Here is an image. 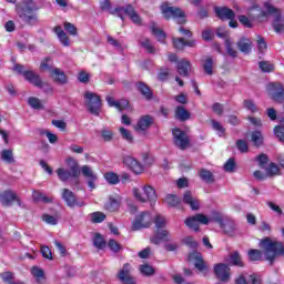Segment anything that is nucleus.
Listing matches in <instances>:
<instances>
[{"instance_id":"nucleus-1","label":"nucleus","mask_w":284,"mask_h":284,"mask_svg":"<svg viewBox=\"0 0 284 284\" xmlns=\"http://www.w3.org/2000/svg\"><path fill=\"white\" fill-rule=\"evenodd\" d=\"M260 247H262L265 261H268L270 265H274V261L278 256L284 257V244L281 241H274L272 237L266 236L260 241Z\"/></svg>"},{"instance_id":"nucleus-2","label":"nucleus","mask_w":284,"mask_h":284,"mask_svg":"<svg viewBox=\"0 0 284 284\" xmlns=\"http://www.w3.org/2000/svg\"><path fill=\"white\" fill-rule=\"evenodd\" d=\"M14 70L18 74H21L28 83L33 85L34 88H39L40 90H44V92L52 94V88L50 87V83L43 81L41 79V74L32 71V70H26V67L23 64H16Z\"/></svg>"},{"instance_id":"nucleus-3","label":"nucleus","mask_w":284,"mask_h":284,"mask_svg":"<svg viewBox=\"0 0 284 284\" xmlns=\"http://www.w3.org/2000/svg\"><path fill=\"white\" fill-rule=\"evenodd\" d=\"M160 10L165 21H171V19H173L179 26L187 23L185 11L179 7H170V3L165 2L160 7Z\"/></svg>"},{"instance_id":"nucleus-4","label":"nucleus","mask_w":284,"mask_h":284,"mask_svg":"<svg viewBox=\"0 0 284 284\" xmlns=\"http://www.w3.org/2000/svg\"><path fill=\"white\" fill-rule=\"evenodd\" d=\"M26 7H21L19 4L16 6V10L20 19L27 23V26H37V21H39V16L34 13V10H39L37 7H29L28 2H23Z\"/></svg>"},{"instance_id":"nucleus-5","label":"nucleus","mask_w":284,"mask_h":284,"mask_svg":"<svg viewBox=\"0 0 284 284\" xmlns=\"http://www.w3.org/2000/svg\"><path fill=\"white\" fill-rule=\"evenodd\" d=\"M264 8L267 10V14H274L273 28L277 34L284 32V18L281 17V10L272 6L270 2L264 3Z\"/></svg>"},{"instance_id":"nucleus-6","label":"nucleus","mask_w":284,"mask_h":284,"mask_svg":"<svg viewBox=\"0 0 284 284\" xmlns=\"http://www.w3.org/2000/svg\"><path fill=\"white\" fill-rule=\"evenodd\" d=\"M154 220L152 219V214L150 212L144 211L135 216V220L132 223L131 230L132 232H139V230H145L152 226Z\"/></svg>"},{"instance_id":"nucleus-7","label":"nucleus","mask_w":284,"mask_h":284,"mask_svg":"<svg viewBox=\"0 0 284 284\" xmlns=\"http://www.w3.org/2000/svg\"><path fill=\"white\" fill-rule=\"evenodd\" d=\"M201 225H210V217L203 213H197L193 216L186 217L184 221V225L189 227V230H193V232H200Z\"/></svg>"},{"instance_id":"nucleus-8","label":"nucleus","mask_w":284,"mask_h":284,"mask_svg":"<svg viewBox=\"0 0 284 284\" xmlns=\"http://www.w3.org/2000/svg\"><path fill=\"white\" fill-rule=\"evenodd\" d=\"M172 136H173V143L175 148H179V150L185 151L187 148H190V135L180 128H173L172 129Z\"/></svg>"},{"instance_id":"nucleus-9","label":"nucleus","mask_w":284,"mask_h":284,"mask_svg":"<svg viewBox=\"0 0 284 284\" xmlns=\"http://www.w3.org/2000/svg\"><path fill=\"white\" fill-rule=\"evenodd\" d=\"M143 192L146 197L141 194V190L133 189V194H134L135 199L138 201H140V203H148V201H150V203H156L158 196H156V191L154 190V187H152L151 185H144Z\"/></svg>"},{"instance_id":"nucleus-10","label":"nucleus","mask_w":284,"mask_h":284,"mask_svg":"<svg viewBox=\"0 0 284 284\" xmlns=\"http://www.w3.org/2000/svg\"><path fill=\"white\" fill-rule=\"evenodd\" d=\"M84 99L88 101V110L94 116H99L101 112V97L97 93L85 92Z\"/></svg>"},{"instance_id":"nucleus-11","label":"nucleus","mask_w":284,"mask_h":284,"mask_svg":"<svg viewBox=\"0 0 284 284\" xmlns=\"http://www.w3.org/2000/svg\"><path fill=\"white\" fill-rule=\"evenodd\" d=\"M213 273L217 281H221L222 283H229L232 276V268H230V265L225 263H217L213 267Z\"/></svg>"},{"instance_id":"nucleus-12","label":"nucleus","mask_w":284,"mask_h":284,"mask_svg":"<svg viewBox=\"0 0 284 284\" xmlns=\"http://www.w3.org/2000/svg\"><path fill=\"white\" fill-rule=\"evenodd\" d=\"M189 261H194V267L199 270L204 276H207L210 274V267L205 263V260H203V255L199 252H192L187 256Z\"/></svg>"},{"instance_id":"nucleus-13","label":"nucleus","mask_w":284,"mask_h":284,"mask_svg":"<svg viewBox=\"0 0 284 284\" xmlns=\"http://www.w3.org/2000/svg\"><path fill=\"white\" fill-rule=\"evenodd\" d=\"M61 196L67 207L74 209V207H83L85 205V202L77 200V194L70 191V189H63Z\"/></svg>"},{"instance_id":"nucleus-14","label":"nucleus","mask_w":284,"mask_h":284,"mask_svg":"<svg viewBox=\"0 0 284 284\" xmlns=\"http://www.w3.org/2000/svg\"><path fill=\"white\" fill-rule=\"evenodd\" d=\"M116 276L122 284H136V277L132 276V265L130 263L123 264Z\"/></svg>"},{"instance_id":"nucleus-15","label":"nucleus","mask_w":284,"mask_h":284,"mask_svg":"<svg viewBox=\"0 0 284 284\" xmlns=\"http://www.w3.org/2000/svg\"><path fill=\"white\" fill-rule=\"evenodd\" d=\"M267 90L275 103H284V87L281 82L268 83Z\"/></svg>"},{"instance_id":"nucleus-16","label":"nucleus","mask_w":284,"mask_h":284,"mask_svg":"<svg viewBox=\"0 0 284 284\" xmlns=\"http://www.w3.org/2000/svg\"><path fill=\"white\" fill-rule=\"evenodd\" d=\"M14 202L21 205V199H19L17 192L9 189L0 193V203H2L3 207H10Z\"/></svg>"},{"instance_id":"nucleus-17","label":"nucleus","mask_w":284,"mask_h":284,"mask_svg":"<svg viewBox=\"0 0 284 284\" xmlns=\"http://www.w3.org/2000/svg\"><path fill=\"white\" fill-rule=\"evenodd\" d=\"M151 243L153 245H160L161 243L164 242H170L172 241V235H170V232L164 229H155L153 236L150 239Z\"/></svg>"},{"instance_id":"nucleus-18","label":"nucleus","mask_w":284,"mask_h":284,"mask_svg":"<svg viewBox=\"0 0 284 284\" xmlns=\"http://www.w3.org/2000/svg\"><path fill=\"white\" fill-rule=\"evenodd\" d=\"M214 13L220 21H229V19H236V12L229 7H214Z\"/></svg>"},{"instance_id":"nucleus-19","label":"nucleus","mask_w":284,"mask_h":284,"mask_svg":"<svg viewBox=\"0 0 284 284\" xmlns=\"http://www.w3.org/2000/svg\"><path fill=\"white\" fill-rule=\"evenodd\" d=\"M154 124V116L150 114L142 115L134 126L135 132H146Z\"/></svg>"},{"instance_id":"nucleus-20","label":"nucleus","mask_w":284,"mask_h":284,"mask_svg":"<svg viewBox=\"0 0 284 284\" xmlns=\"http://www.w3.org/2000/svg\"><path fill=\"white\" fill-rule=\"evenodd\" d=\"M123 163L129 168L134 174H143V164L139 160L134 159L132 155H126L123 158Z\"/></svg>"},{"instance_id":"nucleus-21","label":"nucleus","mask_w":284,"mask_h":284,"mask_svg":"<svg viewBox=\"0 0 284 284\" xmlns=\"http://www.w3.org/2000/svg\"><path fill=\"white\" fill-rule=\"evenodd\" d=\"M135 88L138 92L142 94L143 99H145V101H152V99H154V92L152 91V88H150V85H148L145 82H136Z\"/></svg>"},{"instance_id":"nucleus-22","label":"nucleus","mask_w":284,"mask_h":284,"mask_svg":"<svg viewBox=\"0 0 284 284\" xmlns=\"http://www.w3.org/2000/svg\"><path fill=\"white\" fill-rule=\"evenodd\" d=\"M225 261L227 265H231L232 267H245V263L243 262V257H241V253H239V251L230 253Z\"/></svg>"},{"instance_id":"nucleus-23","label":"nucleus","mask_w":284,"mask_h":284,"mask_svg":"<svg viewBox=\"0 0 284 284\" xmlns=\"http://www.w3.org/2000/svg\"><path fill=\"white\" fill-rule=\"evenodd\" d=\"M106 103L110 108H116L119 112H123V110H128V105H130V101L126 99L115 101L112 97H106Z\"/></svg>"},{"instance_id":"nucleus-24","label":"nucleus","mask_w":284,"mask_h":284,"mask_svg":"<svg viewBox=\"0 0 284 284\" xmlns=\"http://www.w3.org/2000/svg\"><path fill=\"white\" fill-rule=\"evenodd\" d=\"M183 203L190 205L191 210L199 211L201 209V202L192 196V191H185L183 194Z\"/></svg>"},{"instance_id":"nucleus-25","label":"nucleus","mask_w":284,"mask_h":284,"mask_svg":"<svg viewBox=\"0 0 284 284\" xmlns=\"http://www.w3.org/2000/svg\"><path fill=\"white\" fill-rule=\"evenodd\" d=\"M176 70L180 77L187 78L190 77V72L192 70V63L190 62V60L182 59L178 62Z\"/></svg>"},{"instance_id":"nucleus-26","label":"nucleus","mask_w":284,"mask_h":284,"mask_svg":"<svg viewBox=\"0 0 284 284\" xmlns=\"http://www.w3.org/2000/svg\"><path fill=\"white\" fill-rule=\"evenodd\" d=\"M121 207V196H110L108 202L104 204V210L106 212H118V210Z\"/></svg>"},{"instance_id":"nucleus-27","label":"nucleus","mask_w":284,"mask_h":284,"mask_svg":"<svg viewBox=\"0 0 284 284\" xmlns=\"http://www.w3.org/2000/svg\"><path fill=\"white\" fill-rule=\"evenodd\" d=\"M50 77L53 79L54 83L59 85H65V83H68V75L59 68H54Z\"/></svg>"},{"instance_id":"nucleus-28","label":"nucleus","mask_w":284,"mask_h":284,"mask_svg":"<svg viewBox=\"0 0 284 284\" xmlns=\"http://www.w3.org/2000/svg\"><path fill=\"white\" fill-rule=\"evenodd\" d=\"M174 116L178 121L185 123V121H190L192 113L185 106L179 105L175 108Z\"/></svg>"},{"instance_id":"nucleus-29","label":"nucleus","mask_w":284,"mask_h":284,"mask_svg":"<svg viewBox=\"0 0 284 284\" xmlns=\"http://www.w3.org/2000/svg\"><path fill=\"white\" fill-rule=\"evenodd\" d=\"M220 227L221 230H223L224 234H226L227 236H231V237L236 236V223H234V221L229 220L226 217V220Z\"/></svg>"},{"instance_id":"nucleus-30","label":"nucleus","mask_w":284,"mask_h":284,"mask_svg":"<svg viewBox=\"0 0 284 284\" xmlns=\"http://www.w3.org/2000/svg\"><path fill=\"white\" fill-rule=\"evenodd\" d=\"M124 14H126V17H129V19H131V21H133L136 26H141L142 23L141 16L136 13V10L132 4H126Z\"/></svg>"},{"instance_id":"nucleus-31","label":"nucleus","mask_w":284,"mask_h":284,"mask_svg":"<svg viewBox=\"0 0 284 284\" xmlns=\"http://www.w3.org/2000/svg\"><path fill=\"white\" fill-rule=\"evenodd\" d=\"M53 32L57 34L60 43L64 45V48L70 47V38L68 37V33L63 31V28L61 26H57L53 28Z\"/></svg>"},{"instance_id":"nucleus-32","label":"nucleus","mask_w":284,"mask_h":284,"mask_svg":"<svg viewBox=\"0 0 284 284\" xmlns=\"http://www.w3.org/2000/svg\"><path fill=\"white\" fill-rule=\"evenodd\" d=\"M240 52L243 54H250L252 52V40L245 37L241 38L236 43Z\"/></svg>"},{"instance_id":"nucleus-33","label":"nucleus","mask_w":284,"mask_h":284,"mask_svg":"<svg viewBox=\"0 0 284 284\" xmlns=\"http://www.w3.org/2000/svg\"><path fill=\"white\" fill-rule=\"evenodd\" d=\"M81 172L85 179H89L88 185L91 187V190H94V181H97V175L94 172H92V169H90L88 165H83L81 168Z\"/></svg>"},{"instance_id":"nucleus-34","label":"nucleus","mask_w":284,"mask_h":284,"mask_svg":"<svg viewBox=\"0 0 284 284\" xmlns=\"http://www.w3.org/2000/svg\"><path fill=\"white\" fill-rule=\"evenodd\" d=\"M67 163L70 168L71 178L72 179H79L81 176V169L79 168V162H77L74 159L69 158L67 160Z\"/></svg>"},{"instance_id":"nucleus-35","label":"nucleus","mask_w":284,"mask_h":284,"mask_svg":"<svg viewBox=\"0 0 284 284\" xmlns=\"http://www.w3.org/2000/svg\"><path fill=\"white\" fill-rule=\"evenodd\" d=\"M199 178L201 181L207 184L214 183L216 180L214 179V173L207 169H200L199 171Z\"/></svg>"},{"instance_id":"nucleus-36","label":"nucleus","mask_w":284,"mask_h":284,"mask_svg":"<svg viewBox=\"0 0 284 284\" xmlns=\"http://www.w3.org/2000/svg\"><path fill=\"white\" fill-rule=\"evenodd\" d=\"M40 70L41 72H50V74H52V71L54 70V60H52L51 57L43 58L40 62Z\"/></svg>"},{"instance_id":"nucleus-37","label":"nucleus","mask_w":284,"mask_h":284,"mask_svg":"<svg viewBox=\"0 0 284 284\" xmlns=\"http://www.w3.org/2000/svg\"><path fill=\"white\" fill-rule=\"evenodd\" d=\"M164 203H166L168 207H179L181 205V200L176 194H166Z\"/></svg>"},{"instance_id":"nucleus-38","label":"nucleus","mask_w":284,"mask_h":284,"mask_svg":"<svg viewBox=\"0 0 284 284\" xmlns=\"http://www.w3.org/2000/svg\"><path fill=\"white\" fill-rule=\"evenodd\" d=\"M203 70L205 74H209V77H212V74H214V59L212 58V55H209L205 59Z\"/></svg>"},{"instance_id":"nucleus-39","label":"nucleus","mask_w":284,"mask_h":284,"mask_svg":"<svg viewBox=\"0 0 284 284\" xmlns=\"http://www.w3.org/2000/svg\"><path fill=\"white\" fill-rule=\"evenodd\" d=\"M89 219L91 221V223H103V221H105V219H108V216L105 215V213L101 212V211H95L91 214H89Z\"/></svg>"},{"instance_id":"nucleus-40","label":"nucleus","mask_w":284,"mask_h":284,"mask_svg":"<svg viewBox=\"0 0 284 284\" xmlns=\"http://www.w3.org/2000/svg\"><path fill=\"white\" fill-rule=\"evenodd\" d=\"M151 32L158 39L159 43H165V39H168V34L162 29L156 27H151Z\"/></svg>"},{"instance_id":"nucleus-41","label":"nucleus","mask_w":284,"mask_h":284,"mask_svg":"<svg viewBox=\"0 0 284 284\" xmlns=\"http://www.w3.org/2000/svg\"><path fill=\"white\" fill-rule=\"evenodd\" d=\"M140 274L143 276H154V274H156V270H154V266L145 263L140 265Z\"/></svg>"},{"instance_id":"nucleus-42","label":"nucleus","mask_w":284,"mask_h":284,"mask_svg":"<svg viewBox=\"0 0 284 284\" xmlns=\"http://www.w3.org/2000/svg\"><path fill=\"white\" fill-rule=\"evenodd\" d=\"M227 217H224L223 214L219 213L217 211H213L211 219H209V223H217L220 227L225 223Z\"/></svg>"},{"instance_id":"nucleus-43","label":"nucleus","mask_w":284,"mask_h":284,"mask_svg":"<svg viewBox=\"0 0 284 284\" xmlns=\"http://www.w3.org/2000/svg\"><path fill=\"white\" fill-rule=\"evenodd\" d=\"M251 141L255 148H261V145H263V134L261 131H253L251 134Z\"/></svg>"},{"instance_id":"nucleus-44","label":"nucleus","mask_w":284,"mask_h":284,"mask_svg":"<svg viewBox=\"0 0 284 284\" xmlns=\"http://www.w3.org/2000/svg\"><path fill=\"white\" fill-rule=\"evenodd\" d=\"M93 245L98 250H103L106 245L105 237H103V235H101V233H95V235L93 237Z\"/></svg>"},{"instance_id":"nucleus-45","label":"nucleus","mask_w":284,"mask_h":284,"mask_svg":"<svg viewBox=\"0 0 284 284\" xmlns=\"http://www.w3.org/2000/svg\"><path fill=\"white\" fill-rule=\"evenodd\" d=\"M248 261H263V251L258 248L248 250Z\"/></svg>"},{"instance_id":"nucleus-46","label":"nucleus","mask_w":284,"mask_h":284,"mask_svg":"<svg viewBox=\"0 0 284 284\" xmlns=\"http://www.w3.org/2000/svg\"><path fill=\"white\" fill-rule=\"evenodd\" d=\"M104 179L109 183V185H118L120 183L119 174L114 172L104 173Z\"/></svg>"},{"instance_id":"nucleus-47","label":"nucleus","mask_w":284,"mask_h":284,"mask_svg":"<svg viewBox=\"0 0 284 284\" xmlns=\"http://www.w3.org/2000/svg\"><path fill=\"white\" fill-rule=\"evenodd\" d=\"M243 106L248 112H252V114H256L258 112V106H256V103L252 99H246L243 101Z\"/></svg>"},{"instance_id":"nucleus-48","label":"nucleus","mask_w":284,"mask_h":284,"mask_svg":"<svg viewBox=\"0 0 284 284\" xmlns=\"http://www.w3.org/2000/svg\"><path fill=\"white\" fill-rule=\"evenodd\" d=\"M1 159H2V161H4V163H9V164L14 163V154L12 153V150L4 149L1 152Z\"/></svg>"},{"instance_id":"nucleus-49","label":"nucleus","mask_w":284,"mask_h":284,"mask_svg":"<svg viewBox=\"0 0 284 284\" xmlns=\"http://www.w3.org/2000/svg\"><path fill=\"white\" fill-rule=\"evenodd\" d=\"M281 174V169L276 163L271 162L266 168V176H278Z\"/></svg>"},{"instance_id":"nucleus-50","label":"nucleus","mask_w":284,"mask_h":284,"mask_svg":"<svg viewBox=\"0 0 284 284\" xmlns=\"http://www.w3.org/2000/svg\"><path fill=\"white\" fill-rule=\"evenodd\" d=\"M119 132L124 141H126L128 143H134V136L132 135V132H130V130L121 126L119 129Z\"/></svg>"},{"instance_id":"nucleus-51","label":"nucleus","mask_w":284,"mask_h":284,"mask_svg":"<svg viewBox=\"0 0 284 284\" xmlns=\"http://www.w3.org/2000/svg\"><path fill=\"white\" fill-rule=\"evenodd\" d=\"M108 247L111 250V252H113L114 254H119V252H121V250H123V246L116 242V240L114 239H110L108 242Z\"/></svg>"},{"instance_id":"nucleus-52","label":"nucleus","mask_w":284,"mask_h":284,"mask_svg":"<svg viewBox=\"0 0 284 284\" xmlns=\"http://www.w3.org/2000/svg\"><path fill=\"white\" fill-rule=\"evenodd\" d=\"M211 125L212 129L217 132L219 136H224L225 135V129L223 126V124H221V122L216 121V120H211Z\"/></svg>"},{"instance_id":"nucleus-53","label":"nucleus","mask_w":284,"mask_h":284,"mask_svg":"<svg viewBox=\"0 0 284 284\" xmlns=\"http://www.w3.org/2000/svg\"><path fill=\"white\" fill-rule=\"evenodd\" d=\"M63 26L65 32L71 37H77V34H79V29H77V26H74L72 22H64Z\"/></svg>"},{"instance_id":"nucleus-54","label":"nucleus","mask_w":284,"mask_h":284,"mask_svg":"<svg viewBox=\"0 0 284 284\" xmlns=\"http://www.w3.org/2000/svg\"><path fill=\"white\" fill-rule=\"evenodd\" d=\"M57 174H58V179H60V181L62 182H65L68 181V179L72 178V173L63 168L58 169Z\"/></svg>"},{"instance_id":"nucleus-55","label":"nucleus","mask_w":284,"mask_h":284,"mask_svg":"<svg viewBox=\"0 0 284 284\" xmlns=\"http://www.w3.org/2000/svg\"><path fill=\"white\" fill-rule=\"evenodd\" d=\"M235 145H236L239 152H241L242 154L250 152V145L247 144V141H245V140H237L235 142Z\"/></svg>"},{"instance_id":"nucleus-56","label":"nucleus","mask_w":284,"mask_h":284,"mask_svg":"<svg viewBox=\"0 0 284 284\" xmlns=\"http://www.w3.org/2000/svg\"><path fill=\"white\" fill-rule=\"evenodd\" d=\"M28 103L33 110H43V104L39 98L30 97Z\"/></svg>"},{"instance_id":"nucleus-57","label":"nucleus","mask_w":284,"mask_h":284,"mask_svg":"<svg viewBox=\"0 0 284 284\" xmlns=\"http://www.w3.org/2000/svg\"><path fill=\"white\" fill-rule=\"evenodd\" d=\"M155 230H163L168 225V221L162 215L154 217Z\"/></svg>"},{"instance_id":"nucleus-58","label":"nucleus","mask_w":284,"mask_h":284,"mask_svg":"<svg viewBox=\"0 0 284 284\" xmlns=\"http://www.w3.org/2000/svg\"><path fill=\"white\" fill-rule=\"evenodd\" d=\"M42 221L48 225H57L59 223V217L45 213L42 215Z\"/></svg>"},{"instance_id":"nucleus-59","label":"nucleus","mask_w":284,"mask_h":284,"mask_svg":"<svg viewBox=\"0 0 284 284\" xmlns=\"http://www.w3.org/2000/svg\"><path fill=\"white\" fill-rule=\"evenodd\" d=\"M256 161L260 165V168L265 169V165H267V163H270V158L267 156V154L265 153H261L260 155H257Z\"/></svg>"},{"instance_id":"nucleus-60","label":"nucleus","mask_w":284,"mask_h":284,"mask_svg":"<svg viewBox=\"0 0 284 284\" xmlns=\"http://www.w3.org/2000/svg\"><path fill=\"white\" fill-rule=\"evenodd\" d=\"M3 283L11 284L14 281V273L7 271L0 274Z\"/></svg>"},{"instance_id":"nucleus-61","label":"nucleus","mask_w":284,"mask_h":284,"mask_svg":"<svg viewBox=\"0 0 284 284\" xmlns=\"http://www.w3.org/2000/svg\"><path fill=\"white\" fill-rule=\"evenodd\" d=\"M236 170V161L233 158H230L226 163H224L225 172H234Z\"/></svg>"},{"instance_id":"nucleus-62","label":"nucleus","mask_w":284,"mask_h":284,"mask_svg":"<svg viewBox=\"0 0 284 284\" xmlns=\"http://www.w3.org/2000/svg\"><path fill=\"white\" fill-rule=\"evenodd\" d=\"M173 47L175 50H184L185 39L184 38H173Z\"/></svg>"},{"instance_id":"nucleus-63","label":"nucleus","mask_w":284,"mask_h":284,"mask_svg":"<svg viewBox=\"0 0 284 284\" xmlns=\"http://www.w3.org/2000/svg\"><path fill=\"white\" fill-rule=\"evenodd\" d=\"M257 50L262 53L267 50V42H265V38H263L262 36H257Z\"/></svg>"},{"instance_id":"nucleus-64","label":"nucleus","mask_w":284,"mask_h":284,"mask_svg":"<svg viewBox=\"0 0 284 284\" xmlns=\"http://www.w3.org/2000/svg\"><path fill=\"white\" fill-rule=\"evenodd\" d=\"M274 134L280 139L282 143H284V126L283 125H276L274 128Z\"/></svg>"}]
</instances>
